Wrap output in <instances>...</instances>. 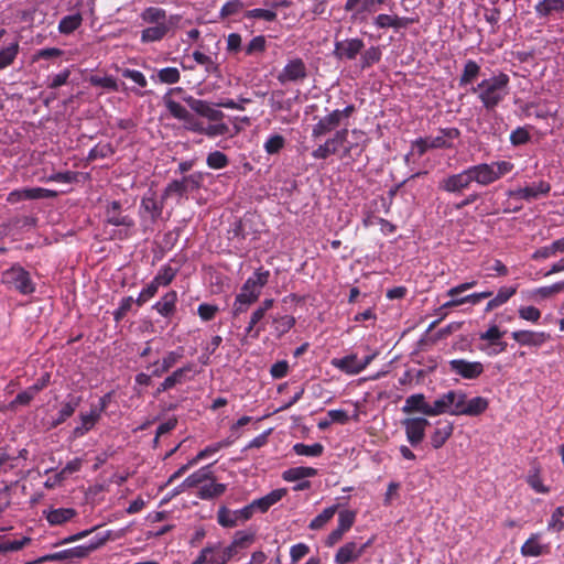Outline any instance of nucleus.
I'll list each match as a JSON object with an SVG mask.
<instances>
[{"label": "nucleus", "instance_id": "obj_36", "mask_svg": "<svg viewBox=\"0 0 564 564\" xmlns=\"http://www.w3.org/2000/svg\"><path fill=\"white\" fill-rule=\"evenodd\" d=\"M454 426L452 423H445L444 425L435 429L431 435V445L433 448H441L446 441L452 436Z\"/></svg>", "mask_w": 564, "mask_h": 564}, {"label": "nucleus", "instance_id": "obj_23", "mask_svg": "<svg viewBox=\"0 0 564 564\" xmlns=\"http://www.w3.org/2000/svg\"><path fill=\"white\" fill-rule=\"evenodd\" d=\"M106 406V403L104 400H101L100 408H93L88 413H82L80 414V424L76 426L73 431V434L75 437H80L85 435L87 432H89L97 421L100 417L101 412L104 411Z\"/></svg>", "mask_w": 564, "mask_h": 564}, {"label": "nucleus", "instance_id": "obj_43", "mask_svg": "<svg viewBox=\"0 0 564 564\" xmlns=\"http://www.w3.org/2000/svg\"><path fill=\"white\" fill-rule=\"evenodd\" d=\"M293 451L296 455L300 456L318 457L323 454L324 447L319 443H314L310 445L304 443H296L293 446Z\"/></svg>", "mask_w": 564, "mask_h": 564}, {"label": "nucleus", "instance_id": "obj_59", "mask_svg": "<svg viewBox=\"0 0 564 564\" xmlns=\"http://www.w3.org/2000/svg\"><path fill=\"white\" fill-rule=\"evenodd\" d=\"M18 44L12 43L8 47L0 51V69L9 66L18 54Z\"/></svg>", "mask_w": 564, "mask_h": 564}, {"label": "nucleus", "instance_id": "obj_17", "mask_svg": "<svg viewBox=\"0 0 564 564\" xmlns=\"http://www.w3.org/2000/svg\"><path fill=\"white\" fill-rule=\"evenodd\" d=\"M402 412L406 414L417 412L426 416H436L435 401L433 404H429L423 393L411 394L405 399L402 406Z\"/></svg>", "mask_w": 564, "mask_h": 564}, {"label": "nucleus", "instance_id": "obj_5", "mask_svg": "<svg viewBox=\"0 0 564 564\" xmlns=\"http://www.w3.org/2000/svg\"><path fill=\"white\" fill-rule=\"evenodd\" d=\"M513 163L510 161H495L469 166L473 182L480 186H488L512 172Z\"/></svg>", "mask_w": 564, "mask_h": 564}, {"label": "nucleus", "instance_id": "obj_60", "mask_svg": "<svg viewBox=\"0 0 564 564\" xmlns=\"http://www.w3.org/2000/svg\"><path fill=\"white\" fill-rule=\"evenodd\" d=\"M30 542L31 539L28 536L14 541H3L0 543V554L19 551L23 549L25 545H28Z\"/></svg>", "mask_w": 564, "mask_h": 564}, {"label": "nucleus", "instance_id": "obj_39", "mask_svg": "<svg viewBox=\"0 0 564 564\" xmlns=\"http://www.w3.org/2000/svg\"><path fill=\"white\" fill-rule=\"evenodd\" d=\"M123 535V531L113 532L111 530H108L104 533L95 535L88 543L87 546L89 547L90 552L98 550L102 545H105L110 540H117Z\"/></svg>", "mask_w": 564, "mask_h": 564}, {"label": "nucleus", "instance_id": "obj_1", "mask_svg": "<svg viewBox=\"0 0 564 564\" xmlns=\"http://www.w3.org/2000/svg\"><path fill=\"white\" fill-rule=\"evenodd\" d=\"M183 89L181 87H175L169 89V91L163 96V105L169 111V113L183 122L184 129L204 134L208 138H216L219 135L227 134L229 132V127L223 119L225 117L224 112L213 107L208 101L203 99H196L193 96H185L183 99L187 104V106L196 112L198 116L206 118L209 121V124L205 126L200 120L194 117L184 106L180 102L175 101L172 98L174 93H181Z\"/></svg>", "mask_w": 564, "mask_h": 564}, {"label": "nucleus", "instance_id": "obj_6", "mask_svg": "<svg viewBox=\"0 0 564 564\" xmlns=\"http://www.w3.org/2000/svg\"><path fill=\"white\" fill-rule=\"evenodd\" d=\"M354 106H347L344 109H336L330 113L324 116L313 127L312 137L319 138L340 124H343L354 112Z\"/></svg>", "mask_w": 564, "mask_h": 564}, {"label": "nucleus", "instance_id": "obj_58", "mask_svg": "<svg viewBox=\"0 0 564 564\" xmlns=\"http://www.w3.org/2000/svg\"><path fill=\"white\" fill-rule=\"evenodd\" d=\"M36 395V388H28L20 392L15 399L9 404L10 409H15L20 405H28Z\"/></svg>", "mask_w": 564, "mask_h": 564}, {"label": "nucleus", "instance_id": "obj_62", "mask_svg": "<svg viewBox=\"0 0 564 564\" xmlns=\"http://www.w3.org/2000/svg\"><path fill=\"white\" fill-rule=\"evenodd\" d=\"M270 104L273 111H281L284 109H291L292 100H283V91H273L270 98Z\"/></svg>", "mask_w": 564, "mask_h": 564}, {"label": "nucleus", "instance_id": "obj_41", "mask_svg": "<svg viewBox=\"0 0 564 564\" xmlns=\"http://www.w3.org/2000/svg\"><path fill=\"white\" fill-rule=\"evenodd\" d=\"M230 444H231L230 441L225 440V441H220V442L214 443L212 445H208L203 451H200L195 457H193L189 460V464H197L198 462L215 455L220 449L230 446Z\"/></svg>", "mask_w": 564, "mask_h": 564}, {"label": "nucleus", "instance_id": "obj_63", "mask_svg": "<svg viewBox=\"0 0 564 564\" xmlns=\"http://www.w3.org/2000/svg\"><path fill=\"white\" fill-rule=\"evenodd\" d=\"M356 512L352 510H341L338 513V528L347 532L355 523Z\"/></svg>", "mask_w": 564, "mask_h": 564}, {"label": "nucleus", "instance_id": "obj_33", "mask_svg": "<svg viewBox=\"0 0 564 564\" xmlns=\"http://www.w3.org/2000/svg\"><path fill=\"white\" fill-rule=\"evenodd\" d=\"M317 475V469L313 467H292L283 471L282 478L285 481H299L305 480L306 478H311Z\"/></svg>", "mask_w": 564, "mask_h": 564}, {"label": "nucleus", "instance_id": "obj_45", "mask_svg": "<svg viewBox=\"0 0 564 564\" xmlns=\"http://www.w3.org/2000/svg\"><path fill=\"white\" fill-rule=\"evenodd\" d=\"M254 541V534L253 533H247L243 531L236 532L232 542L227 545L229 549H231V554L235 556L238 549H243L249 546Z\"/></svg>", "mask_w": 564, "mask_h": 564}, {"label": "nucleus", "instance_id": "obj_18", "mask_svg": "<svg viewBox=\"0 0 564 564\" xmlns=\"http://www.w3.org/2000/svg\"><path fill=\"white\" fill-rule=\"evenodd\" d=\"M551 186L549 183L544 181H540L538 183H532L524 187H520L517 189L509 191L508 195L513 198L532 200L538 199L541 196H545L549 194Z\"/></svg>", "mask_w": 564, "mask_h": 564}, {"label": "nucleus", "instance_id": "obj_19", "mask_svg": "<svg viewBox=\"0 0 564 564\" xmlns=\"http://www.w3.org/2000/svg\"><path fill=\"white\" fill-rule=\"evenodd\" d=\"M387 0H346L344 10L350 12L355 19L364 18L368 13H373Z\"/></svg>", "mask_w": 564, "mask_h": 564}, {"label": "nucleus", "instance_id": "obj_14", "mask_svg": "<svg viewBox=\"0 0 564 564\" xmlns=\"http://www.w3.org/2000/svg\"><path fill=\"white\" fill-rule=\"evenodd\" d=\"M448 369L464 379L471 380L478 378L484 372V365L480 361L453 359L448 361Z\"/></svg>", "mask_w": 564, "mask_h": 564}, {"label": "nucleus", "instance_id": "obj_34", "mask_svg": "<svg viewBox=\"0 0 564 564\" xmlns=\"http://www.w3.org/2000/svg\"><path fill=\"white\" fill-rule=\"evenodd\" d=\"M195 366L192 362L184 365L181 368L174 370L171 375L165 378V384L173 389L177 384H182L188 379V375L194 372Z\"/></svg>", "mask_w": 564, "mask_h": 564}, {"label": "nucleus", "instance_id": "obj_31", "mask_svg": "<svg viewBox=\"0 0 564 564\" xmlns=\"http://www.w3.org/2000/svg\"><path fill=\"white\" fill-rule=\"evenodd\" d=\"M106 218L113 226L132 227L134 224L132 218L120 214V204L118 202H112L108 205Z\"/></svg>", "mask_w": 564, "mask_h": 564}, {"label": "nucleus", "instance_id": "obj_4", "mask_svg": "<svg viewBox=\"0 0 564 564\" xmlns=\"http://www.w3.org/2000/svg\"><path fill=\"white\" fill-rule=\"evenodd\" d=\"M141 19L153 26L142 31V35H166L177 26L181 17L167 15L165 10L159 7H149L141 13Z\"/></svg>", "mask_w": 564, "mask_h": 564}, {"label": "nucleus", "instance_id": "obj_8", "mask_svg": "<svg viewBox=\"0 0 564 564\" xmlns=\"http://www.w3.org/2000/svg\"><path fill=\"white\" fill-rule=\"evenodd\" d=\"M465 400V392L462 390H451L435 400V413L437 415H462Z\"/></svg>", "mask_w": 564, "mask_h": 564}, {"label": "nucleus", "instance_id": "obj_20", "mask_svg": "<svg viewBox=\"0 0 564 564\" xmlns=\"http://www.w3.org/2000/svg\"><path fill=\"white\" fill-rule=\"evenodd\" d=\"M511 337L521 346L541 347L544 345L550 336L544 332L534 330H514Z\"/></svg>", "mask_w": 564, "mask_h": 564}, {"label": "nucleus", "instance_id": "obj_54", "mask_svg": "<svg viewBox=\"0 0 564 564\" xmlns=\"http://www.w3.org/2000/svg\"><path fill=\"white\" fill-rule=\"evenodd\" d=\"M156 77L160 83L172 85L180 80L181 74L176 67H165L158 72Z\"/></svg>", "mask_w": 564, "mask_h": 564}, {"label": "nucleus", "instance_id": "obj_37", "mask_svg": "<svg viewBox=\"0 0 564 564\" xmlns=\"http://www.w3.org/2000/svg\"><path fill=\"white\" fill-rule=\"evenodd\" d=\"M517 292L516 286H503L499 289L497 295L491 299L486 306V312H490L509 301V299Z\"/></svg>", "mask_w": 564, "mask_h": 564}, {"label": "nucleus", "instance_id": "obj_47", "mask_svg": "<svg viewBox=\"0 0 564 564\" xmlns=\"http://www.w3.org/2000/svg\"><path fill=\"white\" fill-rule=\"evenodd\" d=\"M82 15L79 13L64 17L58 24L61 33L69 34L74 32L82 24Z\"/></svg>", "mask_w": 564, "mask_h": 564}, {"label": "nucleus", "instance_id": "obj_28", "mask_svg": "<svg viewBox=\"0 0 564 564\" xmlns=\"http://www.w3.org/2000/svg\"><path fill=\"white\" fill-rule=\"evenodd\" d=\"M361 47L362 42L358 37L346 39L336 43L335 53L340 58H352Z\"/></svg>", "mask_w": 564, "mask_h": 564}, {"label": "nucleus", "instance_id": "obj_29", "mask_svg": "<svg viewBox=\"0 0 564 564\" xmlns=\"http://www.w3.org/2000/svg\"><path fill=\"white\" fill-rule=\"evenodd\" d=\"M564 290V281L551 285L540 286L530 291L529 296L535 302L552 299Z\"/></svg>", "mask_w": 564, "mask_h": 564}, {"label": "nucleus", "instance_id": "obj_49", "mask_svg": "<svg viewBox=\"0 0 564 564\" xmlns=\"http://www.w3.org/2000/svg\"><path fill=\"white\" fill-rule=\"evenodd\" d=\"M337 506H332L324 509L317 517H315L308 524L311 530L322 529L336 513Z\"/></svg>", "mask_w": 564, "mask_h": 564}, {"label": "nucleus", "instance_id": "obj_35", "mask_svg": "<svg viewBox=\"0 0 564 564\" xmlns=\"http://www.w3.org/2000/svg\"><path fill=\"white\" fill-rule=\"evenodd\" d=\"M177 294L175 291L167 292L159 302L153 306L156 312L162 316H169L175 311Z\"/></svg>", "mask_w": 564, "mask_h": 564}, {"label": "nucleus", "instance_id": "obj_11", "mask_svg": "<svg viewBox=\"0 0 564 564\" xmlns=\"http://www.w3.org/2000/svg\"><path fill=\"white\" fill-rule=\"evenodd\" d=\"M2 282L18 290L22 294H30L34 291L29 273L21 267H12L4 271L2 274Z\"/></svg>", "mask_w": 564, "mask_h": 564}, {"label": "nucleus", "instance_id": "obj_32", "mask_svg": "<svg viewBox=\"0 0 564 564\" xmlns=\"http://www.w3.org/2000/svg\"><path fill=\"white\" fill-rule=\"evenodd\" d=\"M549 552V546L540 543V534H532L521 546L523 556H540Z\"/></svg>", "mask_w": 564, "mask_h": 564}, {"label": "nucleus", "instance_id": "obj_9", "mask_svg": "<svg viewBox=\"0 0 564 564\" xmlns=\"http://www.w3.org/2000/svg\"><path fill=\"white\" fill-rule=\"evenodd\" d=\"M348 135L349 131L347 129L336 131L333 137L328 138L323 144L312 152V156L317 160H325L329 155L336 153L341 154L346 147L345 141H347Z\"/></svg>", "mask_w": 564, "mask_h": 564}, {"label": "nucleus", "instance_id": "obj_24", "mask_svg": "<svg viewBox=\"0 0 564 564\" xmlns=\"http://www.w3.org/2000/svg\"><path fill=\"white\" fill-rule=\"evenodd\" d=\"M362 555V547L357 542L350 541L341 545L335 554L336 564H349L356 562Z\"/></svg>", "mask_w": 564, "mask_h": 564}, {"label": "nucleus", "instance_id": "obj_50", "mask_svg": "<svg viewBox=\"0 0 564 564\" xmlns=\"http://www.w3.org/2000/svg\"><path fill=\"white\" fill-rule=\"evenodd\" d=\"M243 18L246 20H262L265 22H272L276 19L274 10L269 9H252L245 12Z\"/></svg>", "mask_w": 564, "mask_h": 564}, {"label": "nucleus", "instance_id": "obj_10", "mask_svg": "<svg viewBox=\"0 0 564 564\" xmlns=\"http://www.w3.org/2000/svg\"><path fill=\"white\" fill-rule=\"evenodd\" d=\"M458 135L459 131L456 128L443 129L436 137L420 139L416 141L415 145L419 150V154L422 155L427 149L451 148L453 140L458 138Z\"/></svg>", "mask_w": 564, "mask_h": 564}, {"label": "nucleus", "instance_id": "obj_51", "mask_svg": "<svg viewBox=\"0 0 564 564\" xmlns=\"http://www.w3.org/2000/svg\"><path fill=\"white\" fill-rule=\"evenodd\" d=\"M479 72L480 66L474 61H468L465 64L463 75L460 76L459 79V84L463 86L474 82L478 77Z\"/></svg>", "mask_w": 564, "mask_h": 564}, {"label": "nucleus", "instance_id": "obj_13", "mask_svg": "<svg viewBox=\"0 0 564 564\" xmlns=\"http://www.w3.org/2000/svg\"><path fill=\"white\" fill-rule=\"evenodd\" d=\"M505 332L500 330L497 325H491L486 332L479 334V339L487 341V346L480 347L487 355H498L506 350L507 344L501 340Z\"/></svg>", "mask_w": 564, "mask_h": 564}, {"label": "nucleus", "instance_id": "obj_25", "mask_svg": "<svg viewBox=\"0 0 564 564\" xmlns=\"http://www.w3.org/2000/svg\"><path fill=\"white\" fill-rule=\"evenodd\" d=\"M349 135L351 142L350 145H346L344 148V151L340 154L341 159L360 154L367 141L365 132L358 129H352L351 131H349Z\"/></svg>", "mask_w": 564, "mask_h": 564}, {"label": "nucleus", "instance_id": "obj_44", "mask_svg": "<svg viewBox=\"0 0 564 564\" xmlns=\"http://www.w3.org/2000/svg\"><path fill=\"white\" fill-rule=\"evenodd\" d=\"M193 180H194V175H189V176L184 177L181 181L171 182L164 191V197H169V196H173V195L182 197L187 192V183Z\"/></svg>", "mask_w": 564, "mask_h": 564}, {"label": "nucleus", "instance_id": "obj_42", "mask_svg": "<svg viewBox=\"0 0 564 564\" xmlns=\"http://www.w3.org/2000/svg\"><path fill=\"white\" fill-rule=\"evenodd\" d=\"M79 398H72L69 401L63 403L56 420L53 422V426H57L70 417L79 405Z\"/></svg>", "mask_w": 564, "mask_h": 564}, {"label": "nucleus", "instance_id": "obj_27", "mask_svg": "<svg viewBox=\"0 0 564 564\" xmlns=\"http://www.w3.org/2000/svg\"><path fill=\"white\" fill-rule=\"evenodd\" d=\"M538 18H550L564 11V0H542L534 6Z\"/></svg>", "mask_w": 564, "mask_h": 564}, {"label": "nucleus", "instance_id": "obj_48", "mask_svg": "<svg viewBox=\"0 0 564 564\" xmlns=\"http://www.w3.org/2000/svg\"><path fill=\"white\" fill-rule=\"evenodd\" d=\"M209 479H212V471L209 469V466H206L189 475L184 480L183 486L195 487Z\"/></svg>", "mask_w": 564, "mask_h": 564}, {"label": "nucleus", "instance_id": "obj_55", "mask_svg": "<svg viewBox=\"0 0 564 564\" xmlns=\"http://www.w3.org/2000/svg\"><path fill=\"white\" fill-rule=\"evenodd\" d=\"M245 3L241 0H230L226 2L220 9L221 18H229L238 15L243 11Z\"/></svg>", "mask_w": 564, "mask_h": 564}, {"label": "nucleus", "instance_id": "obj_15", "mask_svg": "<svg viewBox=\"0 0 564 564\" xmlns=\"http://www.w3.org/2000/svg\"><path fill=\"white\" fill-rule=\"evenodd\" d=\"M307 69L301 58L290 59L278 75V80L285 85L286 83H296L305 79Z\"/></svg>", "mask_w": 564, "mask_h": 564}, {"label": "nucleus", "instance_id": "obj_64", "mask_svg": "<svg viewBox=\"0 0 564 564\" xmlns=\"http://www.w3.org/2000/svg\"><path fill=\"white\" fill-rule=\"evenodd\" d=\"M519 317L531 323H538L541 318V311L535 306H521L518 310Z\"/></svg>", "mask_w": 564, "mask_h": 564}, {"label": "nucleus", "instance_id": "obj_30", "mask_svg": "<svg viewBox=\"0 0 564 564\" xmlns=\"http://www.w3.org/2000/svg\"><path fill=\"white\" fill-rule=\"evenodd\" d=\"M488 400L484 397H475L471 399L467 398L465 393V400L463 405L462 415L476 416L484 413L488 409Z\"/></svg>", "mask_w": 564, "mask_h": 564}, {"label": "nucleus", "instance_id": "obj_7", "mask_svg": "<svg viewBox=\"0 0 564 564\" xmlns=\"http://www.w3.org/2000/svg\"><path fill=\"white\" fill-rule=\"evenodd\" d=\"M231 549L220 542L207 543L192 564H226L232 558Z\"/></svg>", "mask_w": 564, "mask_h": 564}, {"label": "nucleus", "instance_id": "obj_52", "mask_svg": "<svg viewBox=\"0 0 564 564\" xmlns=\"http://www.w3.org/2000/svg\"><path fill=\"white\" fill-rule=\"evenodd\" d=\"M285 145V139L281 134H271L265 140L263 149L268 154L279 153Z\"/></svg>", "mask_w": 564, "mask_h": 564}, {"label": "nucleus", "instance_id": "obj_40", "mask_svg": "<svg viewBox=\"0 0 564 564\" xmlns=\"http://www.w3.org/2000/svg\"><path fill=\"white\" fill-rule=\"evenodd\" d=\"M209 480V482L204 484L199 488L198 496L202 499H212L218 497L226 490V486L224 484L216 482L213 479Z\"/></svg>", "mask_w": 564, "mask_h": 564}, {"label": "nucleus", "instance_id": "obj_2", "mask_svg": "<svg viewBox=\"0 0 564 564\" xmlns=\"http://www.w3.org/2000/svg\"><path fill=\"white\" fill-rule=\"evenodd\" d=\"M478 99L487 110L496 108L509 94V76L506 74L495 75L481 80L473 87Z\"/></svg>", "mask_w": 564, "mask_h": 564}, {"label": "nucleus", "instance_id": "obj_16", "mask_svg": "<svg viewBox=\"0 0 564 564\" xmlns=\"http://www.w3.org/2000/svg\"><path fill=\"white\" fill-rule=\"evenodd\" d=\"M473 183L468 167L459 173L452 174L440 182V188L447 193H462Z\"/></svg>", "mask_w": 564, "mask_h": 564}, {"label": "nucleus", "instance_id": "obj_21", "mask_svg": "<svg viewBox=\"0 0 564 564\" xmlns=\"http://www.w3.org/2000/svg\"><path fill=\"white\" fill-rule=\"evenodd\" d=\"M286 495V489L280 488L272 490L268 495L254 500L249 507L245 508L242 512L246 513V518L251 514L252 509H258L261 512H265L270 507L279 502Z\"/></svg>", "mask_w": 564, "mask_h": 564}, {"label": "nucleus", "instance_id": "obj_56", "mask_svg": "<svg viewBox=\"0 0 564 564\" xmlns=\"http://www.w3.org/2000/svg\"><path fill=\"white\" fill-rule=\"evenodd\" d=\"M228 158L220 151L210 152L207 155L206 163L210 169L219 170L228 165Z\"/></svg>", "mask_w": 564, "mask_h": 564}, {"label": "nucleus", "instance_id": "obj_3", "mask_svg": "<svg viewBox=\"0 0 564 564\" xmlns=\"http://www.w3.org/2000/svg\"><path fill=\"white\" fill-rule=\"evenodd\" d=\"M270 278L268 270L259 269L249 276L242 284L240 292L237 294L232 312L234 315H239L248 311L250 305L256 303L261 295L262 289L267 285Z\"/></svg>", "mask_w": 564, "mask_h": 564}, {"label": "nucleus", "instance_id": "obj_22", "mask_svg": "<svg viewBox=\"0 0 564 564\" xmlns=\"http://www.w3.org/2000/svg\"><path fill=\"white\" fill-rule=\"evenodd\" d=\"M414 22L413 19L406 17H398L395 14H386L381 13L376 17L375 25L379 29H389L391 28L394 32H400L403 29H406L408 25Z\"/></svg>", "mask_w": 564, "mask_h": 564}, {"label": "nucleus", "instance_id": "obj_57", "mask_svg": "<svg viewBox=\"0 0 564 564\" xmlns=\"http://www.w3.org/2000/svg\"><path fill=\"white\" fill-rule=\"evenodd\" d=\"M141 208L150 214L152 219H155L161 215L162 208L156 199L151 196H144L141 200Z\"/></svg>", "mask_w": 564, "mask_h": 564}, {"label": "nucleus", "instance_id": "obj_26", "mask_svg": "<svg viewBox=\"0 0 564 564\" xmlns=\"http://www.w3.org/2000/svg\"><path fill=\"white\" fill-rule=\"evenodd\" d=\"M330 364L336 369L349 376L358 375L361 372L359 359L355 354H350L341 358H334L332 359Z\"/></svg>", "mask_w": 564, "mask_h": 564}, {"label": "nucleus", "instance_id": "obj_12", "mask_svg": "<svg viewBox=\"0 0 564 564\" xmlns=\"http://www.w3.org/2000/svg\"><path fill=\"white\" fill-rule=\"evenodd\" d=\"M401 424L404 427L410 445L417 446L424 440L430 422L423 416H414L404 419Z\"/></svg>", "mask_w": 564, "mask_h": 564}, {"label": "nucleus", "instance_id": "obj_61", "mask_svg": "<svg viewBox=\"0 0 564 564\" xmlns=\"http://www.w3.org/2000/svg\"><path fill=\"white\" fill-rule=\"evenodd\" d=\"M33 189L31 188H20L14 189L8 194L7 202L10 204H15L21 200H33Z\"/></svg>", "mask_w": 564, "mask_h": 564}, {"label": "nucleus", "instance_id": "obj_38", "mask_svg": "<svg viewBox=\"0 0 564 564\" xmlns=\"http://www.w3.org/2000/svg\"><path fill=\"white\" fill-rule=\"evenodd\" d=\"M75 514L76 511L72 508H59L51 510L47 513L46 519L51 524L58 525L69 521L75 517Z\"/></svg>", "mask_w": 564, "mask_h": 564}, {"label": "nucleus", "instance_id": "obj_46", "mask_svg": "<svg viewBox=\"0 0 564 564\" xmlns=\"http://www.w3.org/2000/svg\"><path fill=\"white\" fill-rule=\"evenodd\" d=\"M295 324V318L291 315L276 316L272 321V325L276 336L281 337L288 333Z\"/></svg>", "mask_w": 564, "mask_h": 564}, {"label": "nucleus", "instance_id": "obj_53", "mask_svg": "<svg viewBox=\"0 0 564 564\" xmlns=\"http://www.w3.org/2000/svg\"><path fill=\"white\" fill-rule=\"evenodd\" d=\"M564 506L556 507L547 522V530L561 532L564 529Z\"/></svg>", "mask_w": 564, "mask_h": 564}]
</instances>
